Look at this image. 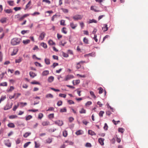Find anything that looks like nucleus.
Wrapping results in <instances>:
<instances>
[{
    "instance_id": "nucleus-61",
    "label": "nucleus",
    "mask_w": 148,
    "mask_h": 148,
    "mask_svg": "<svg viewBox=\"0 0 148 148\" xmlns=\"http://www.w3.org/2000/svg\"><path fill=\"white\" fill-rule=\"evenodd\" d=\"M104 129L106 130H108V126L107 125V124L106 123H105L104 124V126L103 127Z\"/></svg>"
},
{
    "instance_id": "nucleus-31",
    "label": "nucleus",
    "mask_w": 148,
    "mask_h": 148,
    "mask_svg": "<svg viewBox=\"0 0 148 148\" xmlns=\"http://www.w3.org/2000/svg\"><path fill=\"white\" fill-rule=\"evenodd\" d=\"M46 97L47 98H53V96L51 94H47L46 95Z\"/></svg>"
},
{
    "instance_id": "nucleus-54",
    "label": "nucleus",
    "mask_w": 148,
    "mask_h": 148,
    "mask_svg": "<svg viewBox=\"0 0 148 148\" xmlns=\"http://www.w3.org/2000/svg\"><path fill=\"white\" fill-rule=\"evenodd\" d=\"M104 113L103 111H100L99 113V115L100 116L102 117L103 116V114Z\"/></svg>"
},
{
    "instance_id": "nucleus-8",
    "label": "nucleus",
    "mask_w": 148,
    "mask_h": 148,
    "mask_svg": "<svg viewBox=\"0 0 148 148\" xmlns=\"http://www.w3.org/2000/svg\"><path fill=\"white\" fill-rule=\"evenodd\" d=\"M54 122L56 124L60 126H62L63 124V122L62 121H55Z\"/></svg>"
},
{
    "instance_id": "nucleus-7",
    "label": "nucleus",
    "mask_w": 148,
    "mask_h": 148,
    "mask_svg": "<svg viewBox=\"0 0 148 148\" xmlns=\"http://www.w3.org/2000/svg\"><path fill=\"white\" fill-rule=\"evenodd\" d=\"M85 62V61H80L79 62L77 63V64L76 68L77 69L80 68L81 67V64L84 63Z\"/></svg>"
},
{
    "instance_id": "nucleus-36",
    "label": "nucleus",
    "mask_w": 148,
    "mask_h": 148,
    "mask_svg": "<svg viewBox=\"0 0 148 148\" xmlns=\"http://www.w3.org/2000/svg\"><path fill=\"white\" fill-rule=\"evenodd\" d=\"M17 117V116L16 115H12L10 116L9 117V118L10 119H13L16 118Z\"/></svg>"
},
{
    "instance_id": "nucleus-38",
    "label": "nucleus",
    "mask_w": 148,
    "mask_h": 148,
    "mask_svg": "<svg viewBox=\"0 0 148 148\" xmlns=\"http://www.w3.org/2000/svg\"><path fill=\"white\" fill-rule=\"evenodd\" d=\"M66 28L65 27H64L62 28V32L65 34H66L67 32L66 31Z\"/></svg>"
},
{
    "instance_id": "nucleus-32",
    "label": "nucleus",
    "mask_w": 148,
    "mask_h": 148,
    "mask_svg": "<svg viewBox=\"0 0 148 148\" xmlns=\"http://www.w3.org/2000/svg\"><path fill=\"white\" fill-rule=\"evenodd\" d=\"M44 48H47V45L46 43L44 42L41 43L40 44Z\"/></svg>"
},
{
    "instance_id": "nucleus-57",
    "label": "nucleus",
    "mask_w": 148,
    "mask_h": 148,
    "mask_svg": "<svg viewBox=\"0 0 148 148\" xmlns=\"http://www.w3.org/2000/svg\"><path fill=\"white\" fill-rule=\"evenodd\" d=\"M97 23V21L94 19L92 20H90L89 21V23Z\"/></svg>"
},
{
    "instance_id": "nucleus-46",
    "label": "nucleus",
    "mask_w": 148,
    "mask_h": 148,
    "mask_svg": "<svg viewBox=\"0 0 148 148\" xmlns=\"http://www.w3.org/2000/svg\"><path fill=\"white\" fill-rule=\"evenodd\" d=\"M19 104L21 105V107H23L24 106H26L27 104V103L26 102L23 103L22 102H20Z\"/></svg>"
},
{
    "instance_id": "nucleus-58",
    "label": "nucleus",
    "mask_w": 148,
    "mask_h": 148,
    "mask_svg": "<svg viewBox=\"0 0 148 148\" xmlns=\"http://www.w3.org/2000/svg\"><path fill=\"white\" fill-rule=\"evenodd\" d=\"M54 114H51L48 115V117L49 119H52L54 118Z\"/></svg>"
},
{
    "instance_id": "nucleus-4",
    "label": "nucleus",
    "mask_w": 148,
    "mask_h": 148,
    "mask_svg": "<svg viewBox=\"0 0 148 148\" xmlns=\"http://www.w3.org/2000/svg\"><path fill=\"white\" fill-rule=\"evenodd\" d=\"M74 76L72 75H68L66 76L64 79V80L67 81L68 80H70L74 78Z\"/></svg>"
},
{
    "instance_id": "nucleus-53",
    "label": "nucleus",
    "mask_w": 148,
    "mask_h": 148,
    "mask_svg": "<svg viewBox=\"0 0 148 148\" xmlns=\"http://www.w3.org/2000/svg\"><path fill=\"white\" fill-rule=\"evenodd\" d=\"M59 96L61 97L65 98L66 97V95L65 94L60 93L59 94Z\"/></svg>"
},
{
    "instance_id": "nucleus-48",
    "label": "nucleus",
    "mask_w": 148,
    "mask_h": 148,
    "mask_svg": "<svg viewBox=\"0 0 148 148\" xmlns=\"http://www.w3.org/2000/svg\"><path fill=\"white\" fill-rule=\"evenodd\" d=\"M62 55L64 57L67 58L69 56V55L67 53L64 52H62Z\"/></svg>"
},
{
    "instance_id": "nucleus-23",
    "label": "nucleus",
    "mask_w": 148,
    "mask_h": 148,
    "mask_svg": "<svg viewBox=\"0 0 148 148\" xmlns=\"http://www.w3.org/2000/svg\"><path fill=\"white\" fill-rule=\"evenodd\" d=\"M29 16V15L28 14H25L23 15L22 16H21L20 18H19V20L20 21H22V20H23L24 18H25L27 16Z\"/></svg>"
},
{
    "instance_id": "nucleus-30",
    "label": "nucleus",
    "mask_w": 148,
    "mask_h": 148,
    "mask_svg": "<svg viewBox=\"0 0 148 148\" xmlns=\"http://www.w3.org/2000/svg\"><path fill=\"white\" fill-rule=\"evenodd\" d=\"M86 112V111L84 108H82L81 110L79 111V113L80 114H85Z\"/></svg>"
},
{
    "instance_id": "nucleus-49",
    "label": "nucleus",
    "mask_w": 148,
    "mask_h": 148,
    "mask_svg": "<svg viewBox=\"0 0 148 148\" xmlns=\"http://www.w3.org/2000/svg\"><path fill=\"white\" fill-rule=\"evenodd\" d=\"M67 111L66 109V108L61 109L60 110V112H66Z\"/></svg>"
},
{
    "instance_id": "nucleus-13",
    "label": "nucleus",
    "mask_w": 148,
    "mask_h": 148,
    "mask_svg": "<svg viewBox=\"0 0 148 148\" xmlns=\"http://www.w3.org/2000/svg\"><path fill=\"white\" fill-rule=\"evenodd\" d=\"M80 82L79 80H73L72 82V83L74 85H77Z\"/></svg>"
},
{
    "instance_id": "nucleus-15",
    "label": "nucleus",
    "mask_w": 148,
    "mask_h": 148,
    "mask_svg": "<svg viewBox=\"0 0 148 148\" xmlns=\"http://www.w3.org/2000/svg\"><path fill=\"white\" fill-rule=\"evenodd\" d=\"M104 27H102V29L103 32L106 31L108 29V27H107V25L106 24L104 25Z\"/></svg>"
},
{
    "instance_id": "nucleus-20",
    "label": "nucleus",
    "mask_w": 148,
    "mask_h": 148,
    "mask_svg": "<svg viewBox=\"0 0 148 148\" xmlns=\"http://www.w3.org/2000/svg\"><path fill=\"white\" fill-rule=\"evenodd\" d=\"M31 134V133L30 132H26L25 134L23 135V136L25 138H27Z\"/></svg>"
},
{
    "instance_id": "nucleus-41",
    "label": "nucleus",
    "mask_w": 148,
    "mask_h": 148,
    "mask_svg": "<svg viewBox=\"0 0 148 148\" xmlns=\"http://www.w3.org/2000/svg\"><path fill=\"white\" fill-rule=\"evenodd\" d=\"M5 12L9 14L12 12V11L11 9H7L5 10Z\"/></svg>"
},
{
    "instance_id": "nucleus-44",
    "label": "nucleus",
    "mask_w": 148,
    "mask_h": 148,
    "mask_svg": "<svg viewBox=\"0 0 148 148\" xmlns=\"http://www.w3.org/2000/svg\"><path fill=\"white\" fill-rule=\"evenodd\" d=\"M32 118V116L30 115H29L26 117V120L28 121L29 120Z\"/></svg>"
},
{
    "instance_id": "nucleus-19",
    "label": "nucleus",
    "mask_w": 148,
    "mask_h": 148,
    "mask_svg": "<svg viewBox=\"0 0 148 148\" xmlns=\"http://www.w3.org/2000/svg\"><path fill=\"white\" fill-rule=\"evenodd\" d=\"M88 134L92 136L95 135L96 134L95 132L91 130H89L88 132Z\"/></svg>"
},
{
    "instance_id": "nucleus-37",
    "label": "nucleus",
    "mask_w": 148,
    "mask_h": 148,
    "mask_svg": "<svg viewBox=\"0 0 148 148\" xmlns=\"http://www.w3.org/2000/svg\"><path fill=\"white\" fill-rule=\"evenodd\" d=\"M106 106L108 108H109L110 110H112V112L114 111V109L111 106H110L108 103H107L106 104Z\"/></svg>"
},
{
    "instance_id": "nucleus-10",
    "label": "nucleus",
    "mask_w": 148,
    "mask_h": 148,
    "mask_svg": "<svg viewBox=\"0 0 148 148\" xmlns=\"http://www.w3.org/2000/svg\"><path fill=\"white\" fill-rule=\"evenodd\" d=\"M70 25L71 28L73 29H75L77 26V24H74L73 22L71 23Z\"/></svg>"
},
{
    "instance_id": "nucleus-16",
    "label": "nucleus",
    "mask_w": 148,
    "mask_h": 148,
    "mask_svg": "<svg viewBox=\"0 0 148 148\" xmlns=\"http://www.w3.org/2000/svg\"><path fill=\"white\" fill-rule=\"evenodd\" d=\"M83 133V132L82 130H79L75 132V134L77 135H79L82 134Z\"/></svg>"
},
{
    "instance_id": "nucleus-12",
    "label": "nucleus",
    "mask_w": 148,
    "mask_h": 148,
    "mask_svg": "<svg viewBox=\"0 0 148 148\" xmlns=\"http://www.w3.org/2000/svg\"><path fill=\"white\" fill-rule=\"evenodd\" d=\"M104 139L101 138H99L98 139V141L100 144L101 145H104Z\"/></svg>"
},
{
    "instance_id": "nucleus-6",
    "label": "nucleus",
    "mask_w": 148,
    "mask_h": 148,
    "mask_svg": "<svg viewBox=\"0 0 148 148\" xmlns=\"http://www.w3.org/2000/svg\"><path fill=\"white\" fill-rule=\"evenodd\" d=\"M41 124L43 126H47L50 125V123L48 121H43L42 122Z\"/></svg>"
},
{
    "instance_id": "nucleus-63",
    "label": "nucleus",
    "mask_w": 148,
    "mask_h": 148,
    "mask_svg": "<svg viewBox=\"0 0 148 148\" xmlns=\"http://www.w3.org/2000/svg\"><path fill=\"white\" fill-rule=\"evenodd\" d=\"M93 38L96 42H97L98 39L97 38V36L96 34H95V35H94V37Z\"/></svg>"
},
{
    "instance_id": "nucleus-35",
    "label": "nucleus",
    "mask_w": 148,
    "mask_h": 148,
    "mask_svg": "<svg viewBox=\"0 0 148 148\" xmlns=\"http://www.w3.org/2000/svg\"><path fill=\"white\" fill-rule=\"evenodd\" d=\"M0 86H7V83L6 82L1 83L0 84Z\"/></svg>"
},
{
    "instance_id": "nucleus-25",
    "label": "nucleus",
    "mask_w": 148,
    "mask_h": 148,
    "mask_svg": "<svg viewBox=\"0 0 148 148\" xmlns=\"http://www.w3.org/2000/svg\"><path fill=\"white\" fill-rule=\"evenodd\" d=\"M30 42L29 40H23V43L25 45H27Z\"/></svg>"
},
{
    "instance_id": "nucleus-2",
    "label": "nucleus",
    "mask_w": 148,
    "mask_h": 148,
    "mask_svg": "<svg viewBox=\"0 0 148 148\" xmlns=\"http://www.w3.org/2000/svg\"><path fill=\"white\" fill-rule=\"evenodd\" d=\"M83 16L81 15L76 14L72 17L73 18L74 21L81 20L83 18Z\"/></svg>"
},
{
    "instance_id": "nucleus-45",
    "label": "nucleus",
    "mask_w": 148,
    "mask_h": 148,
    "mask_svg": "<svg viewBox=\"0 0 148 148\" xmlns=\"http://www.w3.org/2000/svg\"><path fill=\"white\" fill-rule=\"evenodd\" d=\"M61 9L62 10V11L65 13H67L68 12V10L67 9L61 8Z\"/></svg>"
},
{
    "instance_id": "nucleus-1",
    "label": "nucleus",
    "mask_w": 148,
    "mask_h": 148,
    "mask_svg": "<svg viewBox=\"0 0 148 148\" xmlns=\"http://www.w3.org/2000/svg\"><path fill=\"white\" fill-rule=\"evenodd\" d=\"M21 41V39L17 38H13L11 40V43L13 45H16L19 44Z\"/></svg>"
},
{
    "instance_id": "nucleus-47",
    "label": "nucleus",
    "mask_w": 148,
    "mask_h": 148,
    "mask_svg": "<svg viewBox=\"0 0 148 148\" xmlns=\"http://www.w3.org/2000/svg\"><path fill=\"white\" fill-rule=\"evenodd\" d=\"M0 21L2 23H5L6 22V18H2L0 20Z\"/></svg>"
},
{
    "instance_id": "nucleus-24",
    "label": "nucleus",
    "mask_w": 148,
    "mask_h": 148,
    "mask_svg": "<svg viewBox=\"0 0 148 148\" xmlns=\"http://www.w3.org/2000/svg\"><path fill=\"white\" fill-rule=\"evenodd\" d=\"M8 3L10 6H13L14 4V1H8Z\"/></svg>"
},
{
    "instance_id": "nucleus-59",
    "label": "nucleus",
    "mask_w": 148,
    "mask_h": 148,
    "mask_svg": "<svg viewBox=\"0 0 148 148\" xmlns=\"http://www.w3.org/2000/svg\"><path fill=\"white\" fill-rule=\"evenodd\" d=\"M124 131V129L122 128H120L119 129V132L123 133Z\"/></svg>"
},
{
    "instance_id": "nucleus-21",
    "label": "nucleus",
    "mask_w": 148,
    "mask_h": 148,
    "mask_svg": "<svg viewBox=\"0 0 148 148\" xmlns=\"http://www.w3.org/2000/svg\"><path fill=\"white\" fill-rule=\"evenodd\" d=\"M8 126L10 128H14L15 127V125L13 123H10L8 124Z\"/></svg>"
},
{
    "instance_id": "nucleus-34",
    "label": "nucleus",
    "mask_w": 148,
    "mask_h": 148,
    "mask_svg": "<svg viewBox=\"0 0 148 148\" xmlns=\"http://www.w3.org/2000/svg\"><path fill=\"white\" fill-rule=\"evenodd\" d=\"M95 56V53L94 52H93L91 53H89L88 54H86L85 56Z\"/></svg>"
},
{
    "instance_id": "nucleus-33",
    "label": "nucleus",
    "mask_w": 148,
    "mask_h": 148,
    "mask_svg": "<svg viewBox=\"0 0 148 148\" xmlns=\"http://www.w3.org/2000/svg\"><path fill=\"white\" fill-rule=\"evenodd\" d=\"M22 60V58H19L18 59H17L15 60V63H19Z\"/></svg>"
},
{
    "instance_id": "nucleus-14",
    "label": "nucleus",
    "mask_w": 148,
    "mask_h": 148,
    "mask_svg": "<svg viewBox=\"0 0 148 148\" xmlns=\"http://www.w3.org/2000/svg\"><path fill=\"white\" fill-rule=\"evenodd\" d=\"M54 79V77L53 76H51L49 77L48 80L49 82L51 83L53 81Z\"/></svg>"
},
{
    "instance_id": "nucleus-22",
    "label": "nucleus",
    "mask_w": 148,
    "mask_h": 148,
    "mask_svg": "<svg viewBox=\"0 0 148 148\" xmlns=\"http://www.w3.org/2000/svg\"><path fill=\"white\" fill-rule=\"evenodd\" d=\"M90 94L91 95V96L93 98H94L95 99L96 98V96L95 95L94 92L92 91H90Z\"/></svg>"
},
{
    "instance_id": "nucleus-40",
    "label": "nucleus",
    "mask_w": 148,
    "mask_h": 148,
    "mask_svg": "<svg viewBox=\"0 0 148 148\" xmlns=\"http://www.w3.org/2000/svg\"><path fill=\"white\" fill-rule=\"evenodd\" d=\"M43 116V115L42 113H40L38 115V118L41 119Z\"/></svg>"
},
{
    "instance_id": "nucleus-51",
    "label": "nucleus",
    "mask_w": 148,
    "mask_h": 148,
    "mask_svg": "<svg viewBox=\"0 0 148 148\" xmlns=\"http://www.w3.org/2000/svg\"><path fill=\"white\" fill-rule=\"evenodd\" d=\"M65 143H67L69 145H73V142L68 140L66 141Z\"/></svg>"
},
{
    "instance_id": "nucleus-5",
    "label": "nucleus",
    "mask_w": 148,
    "mask_h": 148,
    "mask_svg": "<svg viewBox=\"0 0 148 148\" xmlns=\"http://www.w3.org/2000/svg\"><path fill=\"white\" fill-rule=\"evenodd\" d=\"M46 35L45 33L43 32H42L41 34H40L39 37H38V40H42L44 38H45V36Z\"/></svg>"
},
{
    "instance_id": "nucleus-42",
    "label": "nucleus",
    "mask_w": 148,
    "mask_h": 148,
    "mask_svg": "<svg viewBox=\"0 0 148 148\" xmlns=\"http://www.w3.org/2000/svg\"><path fill=\"white\" fill-rule=\"evenodd\" d=\"M17 51L18 50L17 49H14L13 53L11 54V55L13 56L16 55Z\"/></svg>"
},
{
    "instance_id": "nucleus-56",
    "label": "nucleus",
    "mask_w": 148,
    "mask_h": 148,
    "mask_svg": "<svg viewBox=\"0 0 148 148\" xmlns=\"http://www.w3.org/2000/svg\"><path fill=\"white\" fill-rule=\"evenodd\" d=\"M46 141L47 143H50L52 142V140L51 138H48L46 140Z\"/></svg>"
},
{
    "instance_id": "nucleus-55",
    "label": "nucleus",
    "mask_w": 148,
    "mask_h": 148,
    "mask_svg": "<svg viewBox=\"0 0 148 148\" xmlns=\"http://www.w3.org/2000/svg\"><path fill=\"white\" fill-rule=\"evenodd\" d=\"M31 143V142H29L25 143L24 145V147L26 148L27 147L28 145Z\"/></svg>"
},
{
    "instance_id": "nucleus-39",
    "label": "nucleus",
    "mask_w": 148,
    "mask_h": 148,
    "mask_svg": "<svg viewBox=\"0 0 148 148\" xmlns=\"http://www.w3.org/2000/svg\"><path fill=\"white\" fill-rule=\"evenodd\" d=\"M95 7L94 6H91L90 7V9L92 10H93L95 12H98L99 11V10H97L95 9Z\"/></svg>"
},
{
    "instance_id": "nucleus-50",
    "label": "nucleus",
    "mask_w": 148,
    "mask_h": 148,
    "mask_svg": "<svg viewBox=\"0 0 148 148\" xmlns=\"http://www.w3.org/2000/svg\"><path fill=\"white\" fill-rule=\"evenodd\" d=\"M112 122L114 125H116L118 123L120 122V121H116L114 119H113L112 121Z\"/></svg>"
},
{
    "instance_id": "nucleus-28",
    "label": "nucleus",
    "mask_w": 148,
    "mask_h": 148,
    "mask_svg": "<svg viewBox=\"0 0 148 148\" xmlns=\"http://www.w3.org/2000/svg\"><path fill=\"white\" fill-rule=\"evenodd\" d=\"M68 135L67 131L64 130L63 132V136L64 137H66Z\"/></svg>"
},
{
    "instance_id": "nucleus-9",
    "label": "nucleus",
    "mask_w": 148,
    "mask_h": 148,
    "mask_svg": "<svg viewBox=\"0 0 148 148\" xmlns=\"http://www.w3.org/2000/svg\"><path fill=\"white\" fill-rule=\"evenodd\" d=\"M4 143L5 145L8 147H10L11 146V143H10V140H7L4 141Z\"/></svg>"
},
{
    "instance_id": "nucleus-62",
    "label": "nucleus",
    "mask_w": 148,
    "mask_h": 148,
    "mask_svg": "<svg viewBox=\"0 0 148 148\" xmlns=\"http://www.w3.org/2000/svg\"><path fill=\"white\" fill-rule=\"evenodd\" d=\"M35 147L36 148H38L40 146V145L39 143H37V142L36 141L35 142Z\"/></svg>"
},
{
    "instance_id": "nucleus-27",
    "label": "nucleus",
    "mask_w": 148,
    "mask_h": 148,
    "mask_svg": "<svg viewBox=\"0 0 148 148\" xmlns=\"http://www.w3.org/2000/svg\"><path fill=\"white\" fill-rule=\"evenodd\" d=\"M48 44L50 45H53L55 44V43L53 42L51 40H50L48 42Z\"/></svg>"
},
{
    "instance_id": "nucleus-64",
    "label": "nucleus",
    "mask_w": 148,
    "mask_h": 148,
    "mask_svg": "<svg viewBox=\"0 0 148 148\" xmlns=\"http://www.w3.org/2000/svg\"><path fill=\"white\" fill-rule=\"evenodd\" d=\"M14 9L15 11H17L20 10L21 9V8L19 7H16L14 8Z\"/></svg>"
},
{
    "instance_id": "nucleus-29",
    "label": "nucleus",
    "mask_w": 148,
    "mask_h": 148,
    "mask_svg": "<svg viewBox=\"0 0 148 148\" xmlns=\"http://www.w3.org/2000/svg\"><path fill=\"white\" fill-rule=\"evenodd\" d=\"M84 42L86 44H88V38L86 37H85L83 39Z\"/></svg>"
},
{
    "instance_id": "nucleus-43",
    "label": "nucleus",
    "mask_w": 148,
    "mask_h": 148,
    "mask_svg": "<svg viewBox=\"0 0 148 148\" xmlns=\"http://www.w3.org/2000/svg\"><path fill=\"white\" fill-rule=\"evenodd\" d=\"M98 89L99 90V94H101L103 92V90L102 88L100 87Z\"/></svg>"
},
{
    "instance_id": "nucleus-26",
    "label": "nucleus",
    "mask_w": 148,
    "mask_h": 148,
    "mask_svg": "<svg viewBox=\"0 0 148 148\" xmlns=\"http://www.w3.org/2000/svg\"><path fill=\"white\" fill-rule=\"evenodd\" d=\"M19 103H18L17 104V105H15L13 108V110L14 111H15L16 110V109L18 108V107L19 106Z\"/></svg>"
},
{
    "instance_id": "nucleus-18",
    "label": "nucleus",
    "mask_w": 148,
    "mask_h": 148,
    "mask_svg": "<svg viewBox=\"0 0 148 148\" xmlns=\"http://www.w3.org/2000/svg\"><path fill=\"white\" fill-rule=\"evenodd\" d=\"M45 62L47 65H49L50 64V60L49 59L45 58Z\"/></svg>"
},
{
    "instance_id": "nucleus-52",
    "label": "nucleus",
    "mask_w": 148,
    "mask_h": 148,
    "mask_svg": "<svg viewBox=\"0 0 148 148\" xmlns=\"http://www.w3.org/2000/svg\"><path fill=\"white\" fill-rule=\"evenodd\" d=\"M31 83L33 84H38L40 85V84L39 82H37L36 81H34L33 82H32Z\"/></svg>"
},
{
    "instance_id": "nucleus-11",
    "label": "nucleus",
    "mask_w": 148,
    "mask_h": 148,
    "mask_svg": "<svg viewBox=\"0 0 148 148\" xmlns=\"http://www.w3.org/2000/svg\"><path fill=\"white\" fill-rule=\"evenodd\" d=\"M29 75L32 78L36 76V74L32 71H30L29 73Z\"/></svg>"
},
{
    "instance_id": "nucleus-3",
    "label": "nucleus",
    "mask_w": 148,
    "mask_h": 148,
    "mask_svg": "<svg viewBox=\"0 0 148 148\" xmlns=\"http://www.w3.org/2000/svg\"><path fill=\"white\" fill-rule=\"evenodd\" d=\"M12 103H8L5 106L3 109L4 110H7L10 109L12 108Z\"/></svg>"
},
{
    "instance_id": "nucleus-60",
    "label": "nucleus",
    "mask_w": 148,
    "mask_h": 148,
    "mask_svg": "<svg viewBox=\"0 0 148 148\" xmlns=\"http://www.w3.org/2000/svg\"><path fill=\"white\" fill-rule=\"evenodd\" d=\"M60 25H65V21L63 20H62L60 21Z\"/></svg>"
},
{
    "instance_id": "nucleus-17",
    "label": "nucleus",
    "mask_w": 148,
    "mask_h": 148,
    "mask_svg": "<svg viewBox=\"0 0 148 148\" xmlns=\"http://www.w3.org/2000/svg\"><path fill=\"white\" fill-rule=\"evenodd\" d=\"M49 74V71L47 70L44 71L42 73V75L43 76H46L48 75Z\"/></svg>"
}]
</instances>
